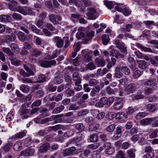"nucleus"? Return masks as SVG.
Masks as SVG:
<instances>
[{
  "instance_id": "nucleus-60",
  "label": "nucleus",
  "mask_w": 158,
  "mask_h": 158,
  "mask_svg": "<svg viewBox=\"0 0 158 158\" xmlns=\"http://www.w3.org/2000/svg\"><path fill=\"white\" fill-rule=\"evenodd\" d=\"M120 83L123 85H126L128 82V79L126 77H123L119 80Z\"/></svg>"
},
{
  "instance_id": "nucleus-53",
  "label": "nucleus",
  "mask_w": 158,
  "mask_h": 158,
  "mask_svg": "<svg viewBox=\"0 0 158 158\" xmlns=\"http://www.w3.org/2000/svg\"><path fill=\"white\" fill-rule=\"evenodd\" d=\"M115 158H129L125 156L124 153L122 151H119L115 156Z\"/></svg>"
},
{
  "instance_id": "nucleus-21",
  "label": "nucleus",
  "mask_w": 158,
  "mask_h": 158,
  "mask_svg": "<svg viewBox=\"0 0 158 158\" xmlns=\"http://www.w3.org/2000/svg\"><path fill=\"white\" fill-rule=\"evenodd\" d=\"M153 120V118H147L141 120L140 122L142 125H146L150 124Z\"/></svg>"
},
{
  "instance_id": "nucleus-20",
  "label": "nucleus",
  "mask_w": 158,
  "mask_h": 158,
  "mask_svg": "<svg viewBox=\"0 0 158 158\" xmlns=\"http://www.w3.org/2000/svg\"><path fill=\"white\" fill-rule=\"evenodd\" d=\"M49 18L50 21L54 24H56L58 21L61 19V17L60 15L55 16L52 14L50 15Z\"/></svg>"
},
{
  "instance_id": "nucleus-38",
  "label": "nucleus",
  "mask_w": 158,
  "mask_h": 158,
  "mask_svg": "<svg viewBox=\"0 0 158 158\" xmlns=\"http://www.w3.org/2000/svg\"><path fill=\"white\" fill-rule=\"evenodd\" d=\"M136 109L133 107H128L126 110V113L127 115H131L136 111Z\"/></svg>"
},
{
  "instance_id": "nucleus-3",
  "label": "nucleus",
  "mask_w": 158,
  "mask_h": 158,
  "mask_svg": "<svg viewBox=\"0 0 158 158\" xmlns=\"http://www.w3.org/2000/svg\"><path fill=\"white\" fill-rule=\"evenodd\" d=\"M104 146L100 147L97 151L94 152L93 156L94 158H100L101 155L100 152L103 150L104 148H106L105 150V153L108 155H111L113 153L114 151V148L111 147L110 143L106 142L104 143Z\"/></svg>"
},
{
  "instance_id": "nucleus-44",
  "label": "nucleus",
  "mask_w": 158,
  "mask_h": 158,
  "mask_svg": "<svg viewBox=\"0 0 158 158\" xmlns=\"http://www.w3.org/2000/svg\"><path fill=\"white\" fill-rule=\"evenodd\" d=\"M120 68L119 67L117 66L115 69V76L117 78H120L123 74L122 73L119 71Z\"/></svg>"
},
{
  "instance_id": "nucleus-27",
  "label": "nucleus",
  "mask_w": 158,
  "mask_h": 158,
  "mask_svg": "<svg viewBox=\"0 0 158 158\" xmlns=\"http://www.w3.org/2000/svg\"><path fill=\"white\" fill-rule=\"evenodd\" d=\"M26 132L21 131L16 134L12 137V139H21L26 135Z\"/></svg>"
},
{
  "instance_id": "nucleus-34",
  "label": "nucleus",
  "mask_w": 158,
  "mask_h": 158,
  "mask_svg": "<svg viewBox=\"0 0 158 158\" xmlns=\"http://www.w3.org/2000/svg\"><path fill=\"white\" fill-rule=\"evenodd\" d=\"M103 2L104 4L108 9H111L114 6V2L107 0L104 1Z\"/></svg>"
},
{
  "instance_id": "nucleus-32",
  "label": "nucleus",
  "mask_w": 158,
  "mask_h": 158,
  "mask_svg": "<svg viewBox=\"0 0 158 158\" xmlns=\"http://www.w3.org/2000/svg\"><path fill=\"white\" fill-rule=\"evenodd\" d=\"M11 19V17L8 16L4 15H0V20L2 22H9Z\"/></svg>"
},
{
  "instance_id": "nucleus-52",
  "label": "nucleus",
  "mask_w": 158,
  "mask_h": 158,
  "mask_svg": "<svg viewBox=\"0 0 158 158\" xmlns=\"http://www.w3.org/2000/svg\"><path fill=\"white\" fill-rule=\"evenodd\" d=\"M63 105H61L59 107L55 108L53 110L54 113H58L61 112L64 108Z\"/></svg>"
},
{
  "instance_id": "nucleus-26",
  "label": "nucleus",
  "mask_w": 158,
  "mask_h": 158,
  "mask_svg": "<svg viewBox=\"0 0 158 158\" xmlns=\"http://www.w3.org/2000/svg\"><path fill=\"white\" fill-rule=\"evenodd\" d=\"M49 147V144L48 143H46L40 147L39 150L41 152H44L47 151L48 148Z\"/></svg>"
},
{
  "instance_id": "nucleus-23",
  "label": "nucleus",
  "mask_w": 158,
  "mask_h": 158,
  "mask_svg": "<svg viewBox=\"0 0 158 158\" xmlns=\"http://www.w3.org/2000/svg\"><path fill=\"white\" fill-rule=\"evenodd\" d=\"M123 106V101L121 100L115 102L113 105L114 108L116 110H119L122 108Z\"/></svg>"
},
{
  "instance_id": "nucleus-9",
  "label": "nucleus",
  "mask_w": 158,
  "mask_h": 158,
  "mask_svg": "<svg viewBox=\"0 0 158 158\" xmlns=\"http://www.w3.org/2000/svg\"><path fill=\"white\" fill-rule=\"evenodd\" d=\"M88 19H95L98 16V13L96 10L92 8L88 9V12L87 13Z\"/></svg>"
},
{
  "instance_id": "nucleus-54",
  "label": "nucleus",
  "mask_w": 158,
  "mask_h": 158,
  "mask_svg": "<svg viewBox=\"0 0 158 158\" xmlns=\"http://www.w3.org/2000/svg\"><path fill=\"white\" fill-rule=\"evenodd\" d=\"M48 29L51 31H55L54 32L55 34H56L58 32V31L57 30H55V28L52 25L48 23L46 25Z\"/></svg>"
},
{
  "instance_id": "nucleus-17",
  "label": "nucleus",
  "mask_w": 158,
  "mask_h": 158,
  "mask_svg": "<svg viewBox=\"0 0 158 158\" xmlns=\"http://www.w3.org/2000/svg\"><path fill=\"white\" fill-rule=\"evenodd\" d=\"M155 81L153 79H150L146 81L144 83V85L145 86H151L154 89H156L157 86L155 83Z\"/></svg>"
},
{
  "instance_id": "nucleus-10",
  "label": "nucleus",
  "mask_w": 158,
  "mask_h": 158,
  "mask_svg": "<svg viewBox=\"0 0 158 158\" xmlns=\"http://www.w3.org/2000/svg\"><path fill=\"white\" fill-rule=\"evenodd\" d=\"M116 119L121 122H124L127 120V115L123 112H119L116 113L115 115Z\"/></svg>"
},
{
  "instance_id": "nucleus-58",
  "label": "nucleus",
  "mask_w": 158,
  "mask_h": 158,
  "mask_svg": "<svg viewBox=\"0 0 158 158\" xmlns=\"http://www.w3.org/2000/svg\"><path fill=\"white\" fill-rule=\"evenodd\" d=\"M80 15L79 14H72L71 17V19L72 20L75 22L79 18Z\"/></svg>"
},
{
  "instance_id": "nucleus-39",
  "label": "nucleus",
  "mask_w": 158,
  "mask_h": 158,
  "mask_svg": "<svg viewBox=\"0 0 158 158\" xmlns=\"http://www.w3.org/2000/svg\"><path fill=\"white\" fill-rule=\"evenodd\" d=\"M29 28L33 32L37 34L41 35L40 33V30L38 29L35 25L31 24L29 26Z\"/></svg>"
},
{
  "instance_id": "nucleus-48",
  "label": "nucleus",
  "mask_w": 158,
  "mask_h": 158,
  "mask_svg": "<svg viewBox=\"0 0 158 158\" xmlns=\"http://www.w3.org/2000/svg\"><path fill=\"white\" fill-rule=\"evenodd\" d=\"M122 72L127 75H129L130 71L129 69L126 66H123L121 68Z\"/></svg>"
},
{
  "instance_id": "nucleus-46",
  "label": "nucleus",
  "mask_w": 158,
  "mask_h": 158,
  "mask_svg": "<svg viewBox=\"0 0 158 158\" xmlns=\"http://www.w3.org/2000/svg\"><path fill=\"white\" fill-rule=\"evenodd\" d=\"M46 77L45 75L40 74L38 76V80L36 82L38 83H42L46 80Z\"/></svg>"
},
{
  "instance_id": "nucleus-36",
  "label": "nucleus",
  "mask_w": 158,
  "mask_h": 158,
  "mask_svg": "<svg viewBox=\"0 0 158 158\" xmlns=\"http://www.w3.org/2000/svg\"><path fill=\"white\" fill-rule=\"evenodd\" d=\"M15 114L14 110H11L6 115V119L7 121H10L14 118V115Z\"/></svg>"
},
{
  "instance_id": "nucleus-22",
  "label": "nucleus",
  "mask_w": 158,
  "mask_h": 158,
  "mask_svg": "<svg viewBox=\"0 0 158 158\" xmlns=\"http://www.w3.org/2000/svg\"><path fill=\"white\" fill-rule=\"evenodd\" d=\"M73 79L74 81L75 82V84H80L81 82V79L79 76V74L77 72L74 73L73 75Z\"/></svg>"
},
{
  "instance_id": "nucleus-8",
  "label": "nucleus",
  "mask_w": 158,
  "mask_h": 158,
  "mask_svg": "<svg viewBox=\"0 0 158 158\" xmlns=\"http://www.w3.org/2000/svg\"><path fill=\"white\" fill-rule=\"evenodd\" d=\"M123 6L122 5H118L115 6L114 9L119 12H122L123 15L126 16H127L131 14V12L128 8H124L122 10Z\"/></svg>"
},
{
  "instance_id": "nucleus-56",
  "label": "nucleus",
  "mask_w": 158,
  "mask_h": 158,
  "mask_svg": "<svg viewBox=\"0 0 158 158\" xmlns=\"http://www.w3.org/2000/svg\"><path fill=\"white\" fill-rule=\"evenodd\" d=\"M10 48L12 50L15 52H17L19 51V48L17 44L15 43H12L11 44Z\"/></svg>"
},
{
  "instance_id": "nucleus-4",
  "label": "nucleus",
  "mask_w": 158,
  "mask_h": 158,
  "mask_svg": "<svg viewBox=\"0 0 158 158\" xmlns=\"http://www.w3.org/2000/svg\"><path fill=\"white\" fill-rule=\"evenodd\" d=\"M69 3L74 4L83 12H85V8L89 4L87 0H69Z\"/></svg>"
},
{
  "instance_id": "nucleus-13",
  "label": "nucleus",
  "mask_w": 158,
  "mask_h": 158,
  "mask_svg": "<svg viewBox=\"0 0 158 158\" xmlns=\"http://www.w3.org/2000/svg\"><path fill=\"white\" fill-rule=\"evenodd\" d=\"M40 66L43 67L48 68L52 65H54L56 64V61L55 60L50 61L41 60L40 61Z\"/></svg>"
},
{
  "instance_id": "nucleus-11",
  "label": "nucleus",
  "mask_w": 158,
  "mask_h": 158,
  "mask_svg": "<svg viewBox=\"0 0 158 158\" xmlns=\"http://www.w3.org/2000/svg\"><path fill=\"white\" fill-rule=\"evenodd\" d=\"M114 44L121 52L126 54L127 53V47L125 46L124 43L120 42L119 40H117L114 41Z\"/></svg>"
},
{
  "instance_id": "nucleus-50",
  "label": "nucleus",
  "mask_w": 158,
  "mask_h": 158,
  "mask_svg": "<svg viewBox=\"0 0 158 158\" xmlns=\"http://www.w3.org/2000/svg\"><path fill=\"white\" fill-rule=\"evenodd\" d=\"M98 127V126L97 124H91L89 126V130L90 131H94L97 129Z\"/></svg>"
},
{
  "instance_id": "nucleus-37",
  "label": "nucleus",
  "mask_w": 158,
  "mask_h": 158,
  "mask_svg": "<svg viewBox=\"0 0 158 158\" xmlns=\"http://www.w3.org/2000/svg\"><path fill=\"white\" fill-rule=\"evenodd\" d=\"M98 136L96 134H93L90 135L89 140L91 142H95L98 141Z\"/></svg>"
},
{
  "instance_id": "nucleus-63",
  "label": "nucleus",
  "mask_w": 158,
  "mask_h": 158,
  "mask_svg": "<svg viewBox=\"0 0 158 158\" xmlns=\"http://www.w3.org/2000/svg\"><path fill=\"white\" fill-rule=\"evenodd\" d=\"M31 143V137H29L26 139L24 143V144L26 146L28 147L30 145Z\"/></svg>"
},
{
  "instance_id": "nucleus-51",
  "label": "nucleus",
  "mask_w": 158,
  "mask_h": 158,
  "mask_svg": "<svg viewBox=\"0 0 158 158\" xmlns=\"http://www.w3.org/2000/svg\"><path fill=\"white\" fill-rule=\"evenodd\" d=\"M150 62L155 66H156L158 64V56H156L152 58Z\"/></svg>"
},
{
  "instance_id": "nucleus-12",
  "label": "nucleus",
  "mask_w": 158,
  "mask_h": 158,
  "mask_svg": "<svg viewBox=\"0 0 158 158\" xmlns=\"http://www.w3.org/2000/svg\"><path fill=\"white\" fill-rule=\"evenodd\" d=\"M35 152L34 149L30 147L21 151L20 155V156H30L33 155Z\"/></svg>"
},
{
  "instance_id": "nucleus-49",
  "label": "nucleus",
  "mask_w": 158,
  "mask_h": 158,
  "mask_svg": "<svg viewBox=\"0 0 158 158\" xmlns=\"http://www.w3.org/2000/svg\"><path fill=\"white\" fill-rule=\"evenodd\" d=\"M144 24L149 29L152 28V26L155 25V23L153 21H147L144 22Z\"/></svg>"
},
{
  "instance_id": "nucleus-30",
  "label": "nucleus",
  "mask_w": 158,
  "mask_h": 158,
  "mask_svg": "<svg viewBox=\"0 0 158 158\" xmlns=\"http://www.w3.org/2000/svg\"><path fill=\"white\" fill-rule=\"evenodd\" d=\"M137 46L142 51H143L146 52H152V50L150 48L143 46L140 44H137Z\"/></svg>"
},
{
  "instance_id": "nucleus-43",
  "label": "nucleus",
  "mask_w": 158,
  "mask_h": 158,
  "mask_svg": "<svg viewBox=\"0 0 158 158\" xmlns=\"http://www.w3.org/2000/svg\"><path fill=\"white\" fill-rule=\"evenodd\" d=\"M147 115V113L144 112L139 113L135 116V118L137 119H140L144 117Z\"/></svg>"
},
{
  "instance_id": "nucleus-35",
  "label": "nucleus",
  "mask_w": 158,
  "mask_h": 158,
  "mask_svg": "<svg viewBox=\"0 0 158 158\" xmlns=\"http://www.w3.org/2000/svg\"><path fill=\"white\" fill-rule=\"evenodd\" d=\"M101 38L103 44L105 45H106L110 40L108 36L105 34L103 35Z\"/></svg>"
},
{
  "instance_id": "nucleus-59",
  "label": "nucleus",
  "mask_w": 158,
  "mask_h": 158,
  "mask_svg": "<svg viewBox=\"0 0 158 158\" xmlns=\"http://www.w3.org/2000/svg\"><path fill=\"white\" fill-rule=\"evenodd\" d=\"M75 127L77 130L81 131H83L84 129L83 124L81 123L77 124Z\"/></svg>"
},
{
  "instance_id": "nucleus-41",
  "label": "nucleus",
  "mask_w": 158,
  "mask_h": 158,
  "mask_svg": "<svg viewBox=\"0 0 158 158\" xmlns=\"http://www.w3.org/2000/svg\"><path fill=\"white\" fill-rule=\"evenodd\" d=\"M100 145V143H97L91 144L88 145L87 148L88 149H95L99 147Z\"/></svg>"
},
{
  "instance_id": "nucleus-40",
  "label": "nucleus",
  "mask_w": 158,
  "mask_h": 158,
  "mask_svg": "<svg viewBox=\"0 0 158 158\" xmlns=\"http://www.w3.org/2000/svg\"><path fill=\"white\" fill-rule=\"evenodd\" d=\"M20 89L23 93H27L29 90V87L24 84L21 85L20 87Z\"/></svg>"
},
{
  "instance_id": "nucleus-62",
  "label": "nucleus",
  "mask_w": 158,
  "mask_h": 158,
  "mask_svg": "<svg viewBox=\"0 0 158 158\" xmlns=\"http://www.w3.org/2000/svg\"><path fill=\"white\" fill-rule=\"evenodd\" d=\"M132 25L131 24H127L123 27L122 29H123L124 31L129 32L130 29L132 28Z\"/></svg>"
},
{
  "instance_id": "nucleus-29",
  "label": "nucleus",
  "mask_w": 158,
  "mask_h": 158,
  "mask_svg": "<svg viewBox=\"0 0 158 158\" xmlns=\"http://www.w3.org/2000/svg\"><path fill=\"white\" fill-rule=\"evenodd\" d=\"M52 120H55L54 122L55 123L61 122L63 120L62 117L59 114L52 115Z\"/></svg>"
},
{
  "instance_id": "nucleus-64",
  "label": "nucleus",
  "mask_w": 158,
  "mask_h": 158,
  "mask_svg": "<svg viewBox=\"0 0 158 158\" xmlns=\"http://www.w3.org/2000/svg\"><path fill=\"white\" fill-rule=\"evenodd\" d=\"M66 94L68 95V97L71 96L74 94V92L73 89L71 88L68 89L65 92Z\"/></svg>"
},
{
  "instance_id": "nucleus-15",
  "label": "nucleus",
  "mask_w": 158,
  "mask_h": 158,
  "mask_svg": "<svg viewBox=\"0 0 158 158\" xmlns=\"http://www.w3.org/2000/svg\"><path fill=\"white\" fill-rule=\"evenodd\" d=\"M136 87L134 83H131L127 85L125 88V90L127 94L133 93L136 90Z\"/></svg>"
},
{
  "instance_id": "nucleus-16",
  "label": "nucleus",
  "mask_w": 158,
  "mask_h": 158,
  "mask_svg": "<svg viewBox=\"0 0 158 158\" xmlns=\"http://www.w3.org/2000/svg\"><path fill=\"white\" fill-rule=\"evenodd\" d=\"M76 150L75 148L72 147L64 150L63 152V154L64 156L69 155L71 154H76Z\"/></svg>"
},
{
  "instance_id": "nucleus-33",
  "label": "nucleus",
  "mask_w": 158,
  "mask_h": 158,
  "mask_svg": "<svg viewBox=\"0 0 158 158\" xmlns=\"http://www.w3.org/2000/svg\"><path fill=\"white\" fill-rule=\"evenodd\" d=\"M22 142L21 141H19L16 142L14 146V149L18 151L22 147Z\"/></svg>"
},
{
  "instance_id": "nucleus-1",
  "label": "nucleus",
  "mask_w": 158,
  "mask_h": 158,
  "mask_svg": "<svg viewBox=\"0 0 158 158\" xmlns=\"http://www.w3.org/2000/svg\"><path fill=\"white\" fill-rule=\"evenodd\" d=\"M4 3L8 5L9 8L11 11H16L24 15H33L30 7L17 6V2L14 0H5Z\"/></svg>"
},
{
  "instance_id": "nucleus-5",
  "label": "nucleus",
  "mask_w": 158,
  "mask_h": 158,
  "mask_svg": "<svg viewBox=\"0 0 158 158\" xmlns=\"http://www.w3.org/2000/svg\"><path fill=\"white\" fill-rule=\"evenodd\" d=\"M24 66L25 70L27 73L23 70H21L19 71V73L21 75L25 77H29L34 74L35 69L34 67L32 66L31 65H30L28 64L27 65L24 64Z\"/></svg>"
},
{
  "instance_id": "nucleus-31",
  "label": "nucleus",
  "mask_w": 158,
  "mask_h": 158,
  "mask_svg": "<svg viewBox=\"0 0 158 158\" xmlns=\"http://www.w3.org/2000/svg\"><path fill=\"white\" fill-rule=\"evenodd\" d=\"M139 68L141 69H145L147 67L146 62L143 60H139L137 61Z\"/></svg>"
},
{
  "instance_id": "nucleus-24",
  "label": "nucleus",
  "mask_w": 158,
  "mask_h": 158,
  "mask_svg": "<svg viewBox=\"0 0 158 158\" xmlns=\"http://www.w3.org/2000/svg\"><path fill=\"white\" fill-rule=\"evenodd\" d=\"M147 108L149 112H153L158 109L156 104H149L147 105Z\"/></svg>"
},
{
  "instance_id": "nucleus-55",
  "label": "nucleus",
  "mask_w": 158,
  "mask_h": 158,
  "mask_svg": "<svg viewBox=\"0 0 158 158\" xmlns=\"http://www.w3.org/2000/svg\"><path fill=\"white\" fill-rule=\"evenodd\" d=\"M69 34H68L65 35V36L63 37L64 40L66 41L64 45V47L65 48H66L68 47L70 44L68 40L69 38Z\"/></svg>"
},
{
  "instance_id": "nucleus-14",
  "label": "nucleus",
  "mask_w": 158,
  "mask_h": 158,
  "mask_svg": "<svg viewBox=\"0 0 158 158\" xmlns=\"http://www.w3.org/2000/svg\"><path fill=\"white\" fill-rule=\"evenodd\" d=\"M93 53L95 56H96L98 55L99 52L97 50H96L93 52H89L88 54L84 56V60L86 62H88L91 60Z\"/></svg>"
},
{
  "instance_id": "nucleus-7",
  "label": "nucleus",
  "mask_w": 158,
  "mask_h": 158,
  "mask_svg": "<svg viewBox=\"0 0 158 158\" xmlns=\"http://www.w3.org/2000/svg\"><path fill=\"white\" fill-rule=\"evenodd\" d=\"M103 54L106 58V61L108 62V63L107 65V67L108 69H110L111 68L112 65L114 66L115 64L116 60V59L114 58H111V61H110V59L108 58L110 56L109 53L108 52L105 50L103 52Z\"/></svg>"
},
{
  "instance_id": "nucleus-25",
  "label": "nucleus",
  "mask_w": 158,
  "mask_h": 158,
  "mask_svg": "<svg viewBox=\"0 0 158 158\" xmlns=\"http://www.w3.org/2000/svg\"><path fill=\"white\" fill-rule=\"evenodd\" d=\"M111 55L115 57L116 58H118L119 57L123 58L124 57L123 55L119 53L116 50L112 49L110 52Z\"/></svg>"
},
{
  "instance_id": "nucleus-42",
  "label": "nucleus",
  "mask_w": 158,
  "mask_h": 158,
  "mask_svg": "<svg viewBox=\"0 0 158 158\" xmlns=\"http://www.w3.org/2000/svg\"><path fill=\"white\" fill-rule=\"evenodd\" d=\"M141 74V72L138 70H134L133 77L134 79H136L138 78Z\"/></svg>"
},
{
  "instance_id": "nucleus-2",
  "label": "nucleus",
  "mask_w": 158,
  "mask_h": 158,
  "mask_svg": "<svg viewBox=\"0 0 158 158\" xmlns=\"http://www.w3.org/2000/svg\"><path fill=\"white\" fill-rule=\"evenodd\" d=\"M79 60H80V58L79 57L77 56L76 58L73 61V64L76 66L79 67L80 66V68L79 69L80 71L82 72H85L88 70H90L94 69H96V66L93 62H90L85 67V63H87L84 60V61L81 62L82 64H81V62H79Z\"/></svg>"
},
{
  "instance_id": "nucleus-19",
  "label": "nucleus",
  "mask_w": 158,
  "mask_h": 158,
  "mask_svg": "<svg viewBox=\"0 0 158 158\" xmlns=\"http://www.w3.org/2000/svg\"><path fill=\"white\" fill-rule=\"evenodd\" d=\"M18 37L19 40L21 41H23L26 39V36L24 33L19 31H15L14 32Z\"/></svg>"
},
{
  "instance_id": "nucleus-57",
  "label": "nucleus",
  "mask_w": 158,
  "mask_h": 158,
  "mask_svg": "<svg viewBox=\"0 0 158 158\" xmlns=\"http://www.w3.org/2000/svg\"><path fill=\"white\" fill-rule=\"evenodd\" d=\"M74 133V130H70L65 133L64 135L65 137H69L73 135Z\"/></svg>"
},
{
  "instance_id": "nucleus-47",
  "label": "nucleus",
  "mask_w": 158,
  "mask_h": 158,
  "mask_svg": "<svg viewBox=\"0 0 158 158\" xmlns=\"http://www.w3.org/2000/svg\"><path fill=\"white\" fill-rule=\"evenodd\" d=\"M11 64L15 66H19L21 64V62L19 60L16 59H13L10 60Z\"/></svg>"
},
{
  "instance_id": "nucleus-45",
  "label": "nucleus",
  "mask_w": 158,
  "mask_h": 158,
  "mask_svg": "<svg viewBox=\"0 0 158 158\" xmlns=\"http://www.w3.org/2000/svg\"><path fill=\"white\" fill-rule=\"evenodd\" d=\"M48 111V110L47 108H44L42 110H41L40 111V113H42L40 115L41 116V117L43 118L44 117L47 116L48 115V113L47 112Z\"/></svg>"
},
{
  "instance_id": "nucleus-18",
  "label": "nucleus",
  "mask_w": 158,
  "mask_h": 158,
  "mask_svg": "<svg viewBox=\"0 0 158 158\" xmlns=\"http://www.w3.org/2000/svg\"><path fill=\"white\" fill-rule=\"evenodd\" d=\"M53 41L56 43V45L59 48H61L63 45L64 42L63 40L58 36L55 37L53 38Z\"/></svg>"
},
{
  "instance_id": "nucleus-6",
  "label": "nucleus",
  "mask_w": 158,
  "mask_h": 158,
  "mask_svg": "<svg viewBox=\"0 0 158 158\" xmlns=\"http://www.w3.org/2000/svg\"><path fill=\"white\" fill-rule=\"evenodd\" d=\"M27 105L24 103L22 106V108L20 109V114L22 119H26L30 116V110L27 109L26 106Z\"/></svg>"
},
{
  "instance_id": "nucleus-28",
  "label": "nucleus",
  "mask_w": 158,
  "mask_h": 158,
  "mask_svg": "<svg viewBox=\"0 0 158 158\" xmlns=\"http://www.w3.org/2000/svg\"><path fill=\"white\" fill-rule=\"evenodd\" d=\"M95 62L98 67H103L105 65V62L103 59L97 58L95 59Z\"/></svg>"
},
{
  "instance_id": "nucleus-61",
  "label": "nucleus",
  "mask_w": 158,
  "mask_h": 158,
  "mask_svg": "<svg viewBox=\"0 0 158 158\" xmlns=\"http://www.w3.org/2000/svg\"><path fill=\"white\" fill-rule=\"evenodd\" d=\"M12 144L9 143L3 147V149L5 152H7L10 150L12 146Z\"/></svg>"
}]
</instances>
